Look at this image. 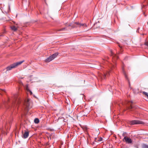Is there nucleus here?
<instances>
[{
	"mask_svg": "<svg viewBox=\"0 0 148 148\" xmlns=\"http://www.w3.org/2000/svg\"><path fill=\"white\" fill-rule=\"evenodd\" d=\"M24 62V60H23L11 64L10 66L6 68L7 71H10L12 69L18 66Z\"/></svg>",
	"mask_w": 148,
	"mask_h": 148,
	"instance_id": "1",
	"label": "nucleus"
},
{
	"mask_svg": "<svg viewBox=\"0 0 148 148\" xmlns=\"http://www.w3.org/2000/svg\"><path fill=\"white\" fill-rule=\"evenodd\" d=\"M58 55V53H56L52 54V55L49 57L45 60V62H50L54 59L55 58H56Z\"/></svg>",
	"mask_w": 148,
	"mask_h": 148,
	"instance_id": "2",
	"label": "nucleus"
},
{
	"mask_svg": "<svg viewBox=\"0 0 148 148\" xmlns=\"http://www.w3.org/2000/svg\"><path fill=\"white\" fill-rule=\"evenodd\" d=\"M58 55V53H56L52 54V55L49 57L45 60V62H50L54 59L55 58H56Z\"/></svg>",
	"mask_w": 148,
	"mask_h": 148,
	"instance_id": "3",
	"label": "nucleus"
},
{
	"mask_svg": "<svg viewBox=\"0 0 148 148\" xmlns=\"http://www.w3.org/2000/svg\"><path fill=\"white\" fill-rule=\"evenodd\" d=\"M24 105L25 107V108L26 109H29L31 108L32 107L31 106V103L29 99H28L25 100L24 103Z\"/></svg>",
	"mask_w": 148,
	"mask_h": 148,
	"instance_id": "4",
	"label": "nucleus"
},
{
	"mask_svg": "<svg viewBox=\"0 0 148 148\" xmlns=\"http://www.w3.org/2000/svg\"><path fill=\"white\" fill-rule=\"evenodd\" d=\"M144 123L140 121L137 120H134L130 121L129 122V124L131 125H133L135 124H143Z\"/></svg>",
	"mask_w": 148,
	"mask_h": 148,
	"instance_id": "5",
	"label": "nucleus"
},
{
	"mask_svg": "<svg viewBox=\"0 0 148 148\" xmlns=\"http://www.w3.org/2000/svg\"><path fill=\"white\" fill-rule=\"evenodd\" d=\"M123 140L126 143L131 144L132 143V140L130 138L127 136H125Z\"/></svg>",
	"mask_w": 148,
	"mask_h": 148,
	"instance_id": "6",
	"label": "nucleus"
},
{
	"mask_svg": "<svg viewBox=\"0 0 148 148\" xmlns=\"http://www.w3.org/2000/svg\"><path fill=\"white\" fill-rule=\"evenodd\" d=\"M83 27V28L87 27V25L85 24H82L79 23V22L75 23V27Z\"/></svg>",
	"mask_w": 148,
	"mask_h": 148,
	"instance_id": "7",
	"label": "nucleus"
},
{
	"mask_svg": "<svg viewBox=\"0 0 148 148\" xmlns=\"http://www.w3.org/2000/svg\"><path fill=\"white\" fill-rule=\"evenodd\" d=\"M111 56H113L112 58V62L113 63H114L116 60L118 59V57L116 55L114 54L112 51H111Z\"/></svg>",
	"mask_w": 148,
	"mask_h": 148,
	"instance_id": "8",
	"label": "nucleus"
},
{
	"mask_svg": "<svg viewBox=\"0 0 148 148\" xmlns=\"http://www.w3.org/2000/svg\"><path fill=\"white\" fill-rule=\"evenodd\" d=\"M21 102V100L19 98H17L16 99L15 102L14 104V106H16V107H18V105Z\"/></svg>",
	"mask_w": 148,
	"mask_h": 148,
	"instance_id": "9",
	"label": "nucleus"
},
{
	"mask_svg": "<svg viewBox=\"0 0 148 148\" xmlns=\"http://www.w3.org/2000/svg\"><path fill=\"white\" fill-rule=\"evenodd\" d=\"M29 133L28 132L25 131L23 134L22 137L24 138H26L28 136Z\"/></svg>",
	"mask_w": 148,
	"mask_h": 148,
	"instance_id": "10",
	"label": "nucleus"
},
{
	"mask_svg": "<svg viewBox=\"0 0 148 148\" xmlns=\"http://www.w3.org/2000/svg\"><path fill=\"white\" fill-rule=\"evenodd\" d=\"M110 73H111V71H107L106 73H104L103 77V78L105 79L108 77L110 75Z\"/></svg>",
	"mask_w": 148,
	"mask_h": 148,
	"instance_id": "11",
	"label": "nucleus"
},
{
	"mask_svg": "<svg viewBox=\"0 0 148 148\" xmlns=\"http://www.w3.org/2000/svg\"><path fill=\"white\" fill-rule=\"evenodd\" d=\"M11 29L14 31H16L17 29V28L14 26H13L11 27Z\"/></svg>",
	"mask_w": 148,
	"mask_h": 148,
	"instance_id": "12",
	"label": "nucleus"
},
{
	"mask_svg": "<svg viewBox=\"0 0 148 148\" xmlns=\"http://www.w3.org/2000/svg\"><path fill=\"white\" fill-rule=\"evenodd\" d=\"M34 122L36 123H38L39 122V121L38 119L36 118L34 120Z\"/></svg>",
	"mask_w": 148,
	"mask_h": 148,
	"instance_id": "13",
	"label": "nucleus"
},
{
	"mask_svg": "<svg viewBox=\"0 0 148 148\" xmlns=\"http://www.w3.org/2000/svg\"><path fill=\"white\" fill-rule=\"evenodd\" d=\"M143 93L145 95V96L148 99V93L144 91L143 92Z\"/></svg>",
	"mask_w": 148,
	"mask_h": 148,
	"instance_id": "14",
	"label": "nucleus"
},
{
	"mask_svg": "<svg viewBox=\"0 0 148 148\" xmlns=\"http://www.w3.org/2000/svg\"><path fill=\"white\" fill-rule=\"evenodd\" d=\"M65 30H66V28H62L61 29H58V31H64Z\"/></svg>",
	"mask_w": 148,
	"mask_h": 148,
	"instance_id": "15",
	"label": "nucleus"
},
{
	"mask_svg": "<svg viewBox=\"0 0 148 148\" xmlns=\"http://www.w3.org/2000/svg\"><path fill=\"white\" fill-rule=\"evenodd\" d=\"M142 148H148V145L145 144H143L142 146Z\"/></svg>",
	"mask_w": 148,
	"mask_h": 148,
	"instance_id": "16",
	"label": "nucleus"
},
{
	"mask_svg": "<svg viewBox=\"0 0 148 148\" xmlns=\"http://www.w3.org/2000/svg\"><path fill=\"white\" fill-rule=\"evenodd\" d=\"M127 108L128 109H132V106L131 105L129 107H128Z\"/></svg>",
	"mask_w": 148,
	"mask_h": 148,
	"instance_id": "17",
	"label": "nucleus"
},
{
	"mask_svg": "<svg viewBox=\"0 0 148 148\" xmlns=\"http://www.w3.org/2000/svg\"><path fill=\"white\" fill-rule=\"evenodd\" d=\"M145 3H146L147 4V5L148 4V0H144Z\"/></svg>",
	"mask_w": 148,
	"mask_h": 148,
	"instance_id": "18",
	"label": "nucleus"
},
{
	"mask_svg": "<svg viewBox=\"0 0 148 148\" xmlns=\"http://www.w3.org/2000/svg\"><path fill=\"white\" fill-rule=\"evenodd\" d=\"M145 5V4H143V6L142 7L143 8H144V7H145V5Z\"/></svg>",
	"mask_w": 148,
	"mask_h": 148,
	"instance_id": "19",
	"label": "nucleus"
},
{
	"mask_svg": "<svg viewBox=\"0 0 148 148\" xmlns=\"http://www.w3.org/2000/svg\"><path fill=\"white\" fill-rule=\"evenodd\" d=\"M145 44L148 46V41H147V42H146L145 43Z\"/></svg>",
	"mask_w": 148,
	"mask_h": 148,
	"instance_id": "20",
	"label": "nucleus"
},
{
	"mask_svg": "<svg viewBox=\"0 0 148 148\" xmlns=\"http://www.w3.org/2000/svg\"><path fill=\"white\" fill-rule=\"evenodd\" d=\"M125 134H126V132H124L123 134H122V136H125Z\"/></svg>",
	"mask_w": 148,
	"mask_h": 148,
	"instance_id": "21",
	"label": "nucleus"
},
{
	"mask_svg": "<svg viewBox=\"0 0 148 148\" xmlns=\"http://www.w3.org/2000/svg\"><path fill=\"white\" fill-rule=\"evenodd\" d=\"M27 90L31 94H32V92H31V91L30 90H28V89H27Z\"/></svg>",
	"mask_w": 148,
	"mask_h": 148,
	"instance_id": "22",
	"label": "nucleus"
},
{
	"mask_svg": "<svg viewBox=\"0 0 148 148\" xmlns=\"http://www.w3.org/2000/svg\"><path fill=\"white\" fill-rule=\"evenodd\" d=\"M102 138H100V139H99V140H98V141H102Z\"/></svg>",
	"mask_w": 148,
	"mask_h": 148,
	"instance_id": "23",
	"label": "nucleus"
},
{
	"mask_svg": "<svg viewBox=\"0 0 148 148\" xmlns=\"http://www.w3.org/2000/svg\"><path fill=\"white\" fill-rule=\"evenodd\" d=\"M124 75H125V78H127V75H126V74H125V73H124Z\"/></svg>",
	"mask_w": 148,
	"mask_h": 148,
	"instance_id": "24",
	"label": "nucleus"
},
{
	"mask_svg": "<svg viewBox=\"0 0 148 148\" xmlns=\"http://www.w3.org/2000/svg\"><path fill=\"white\" fill-rule=\"evenodd\" d=\"M112 67H113V68H114V65H113Z\"/></svg>",
	"mask_w": 148,
	"mask_h": 148,
	"instance_id": "25",
	"label": "nucleus"
},
{
	"mask_svg": "<svg viewBox=\"0 0 148 148\" xmlns=\"http://www.w3.org/2000/svg\"><path fill=\"white\" fill-rule=\"evenodd\" d=\"M130 102H131V103H132V101H130ZM130 102V101L128 103H129Z\"/></svg>",
	"mask_w": 148,
	"mask_h": 148,
	"instance_id": "26",
	"label": "nucleus"
},
{
	"mask_svg": "<svg viewBox=\"0 0 148 148\" xmlns=\"http://www.w3.org/2000/svg\"><path fill=\"white\" fill-rule=\"evenodd\" d=\"M86 128H87L86 127H85V130H86Z\"/></svg>",
	"mask_w": 148,
	"mask_h": 148,
	"instance_id": "27",
	"label": "nucleus"
},
{
	"mask_svg": "<svg viewBox=\"0 0 148 148\" xmlns=\"http://www.w3.org/2000/svg\"><path fill=\"white\" fill-rule=\"evenodd\" d=\"M119 47H120L121 48V46H120L119 45Z\"/></svg>",
	"mask_w": 148,
	"mask_h": 148,
	"instance_id": "28",
	"label": "nucleus"
}]
</instances>
